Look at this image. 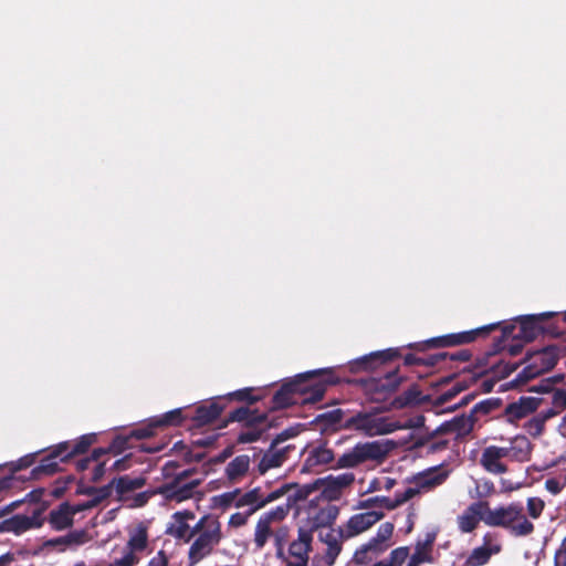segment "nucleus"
<instances>
[{
	"label": "nucleus",
	"mask_w": 566,
	"mask_h": 566,
	"mask_svg": "<svg viewBox=\"0 0 566 566\" xmlns=\"http://www.w3.org/2000/svg\"><path fill=\"white\" fill-rule=\"evenodd\" d=\"M287 384L294 385L291 390L298 403L308 405L321 401L327 386L338 384V377L332 368H321L298 374Z\"/></svg>",
	"instance_id": "f257e3e1"
},
{
	"label": "nucleus",
	"mask_w": 566,
	"mask_h": 566,
	"mask_svg": "<svg viewBox=\"0 0 566 566\" xmlns=\"http://www.w3.org/2000/svg\"><path fill=\"white\" fill-rule=\"evenodd\" d=\"M483 522L488 526L506 530L513 537L530 536L535 530V525L526 517L524 506L520 502L495 509L489 506Z\"/></svg>",
	"instance_id": "f03ea898"
},
{
	"label": "nucleus",
	"mask_w": 566,
	"mask_h": 566,
	"mask_svg": "<svg viewBox=\"0 0 566 566\" xmlns=\"http://www.w3.org/2000/svg\"><path fill=\"white\" fill-rule=\"evenodd\" d=\"M483 522L488 526L506 530L513 537L530 536L535 530V525L526 517L524 506L520 502L495 509L489 506Z\"/></svg>",
	"instance_id": "7ed1b4c3"
},
{
	"label": "nucleus",
	"mask_w": 566,
	"mask_h": 566,
	"mask_svg": "<svg viewBox=\"0 0 566 566\" xmlns=\"http://www.w3.org/2000/svg\"><path fill=\"white\" fill-rule=\"evenodd\" d=\"M197 537L188 551V565L195 566L208 556L222 541L221 523L217 516L203 515L195 525Z\"/></svg>",
	"instance_id": "20e7f679"
},
{
	"label": "nucleus",
	"mask_w": 566,
	"mask_h": 566,
	"mask_svg": "<svg viewBox=\"0 0 566 566\" xmlns=\"http://www.w3.org/2000/svg\"><path fill=\"white\" fill-rule=\"evenodd\" d=\"M394 447L391 440L358 442L340 454L331 469H354L367 462H382Z\"/></svg>",
	"instance_id": "39448f33"
},
{
	"label": "nucleus",
	"mask_w": 566,
	"mask_h": 566,
	"mask_svg": "<svg viewBox=\"0 0 566 566\" xmlns=\"http://www.w3.org/2000/svg\"><path fill=\"white\" fill-rule=\"evenodd\" d=\"M560 355L562 350L557 345H548L538 350L527 353L526 357L523 359V363H527V365L516 376L514 382L525 384L552 370L559 360Z\"/></svg>",
	"instance_id": "423d86ee"
},
{
	"label": "nucleus",
	"mask_w": 566,
	"mask_h": 566,
	"mask_svg": "<svg viewBox=\"0 0 566 566\" xmlns=\"http://www.w3.org/2000/svg\"><path fill=\"white\" fill-rule=\"evenodd\" d=\"M499 327L500 323H492L467 332L452 333L433 337L424 342L411 343L406 347L418 352H427L430 348H444L470 344L479 337H486L492 331H495Z\"/></svg>",
	"instance_id": "0eeeda50"
},
{
	"label": "nucleus",
	"mask_w": 566,
	"mask_h": 566,
	"mask_svg": "<svg viewBox=\"0 0 566 566\" xmlns=\"http://www.w3.org/2000/svg\"><path fill=\"white\" fill-rule=\"evenodd\" d=\"M342 428L360 431L368 437H375L395 432L401 426L397 421H390L387 417H377L374 413L360 411L345 419Z\"/></svg>",
	"instance_id": "6e6552de"
},
{
	"label": "nucleus",
	"mask_w": 566,
	"mask_h": 566,
	"mask_svg": "<svg viewBox=\"0 0 566 566\" xmlns=\"http://www.w3.org/2000/svg\"><path fill=\"white\" fill-rule=\"evenodd\" d=\"M355 382L361 386L371 401L381 402L398 389L401 377L398 375V369H395L386 373L382 377L359 378Z\"/></svg>",
	"instance_id": "1a4fd4ad"
},
{
	"label": "nucleus",
	"mask_w": 566,
	"mask_h": 566,
	"mask_svg": "<svg viewBox=\"0 0 566 566\" xmlns=\"http://www.w3.org/2000/svg\"><path fill=\"white\" fill-rule=\"evenodd\" d=\"M290 513L289 504H281L268 512H264L258 520L253 543L255 549H262L270 537H273L275 525L281 524Z\"/></svg>",
	"instance_id": "9d476101"
},
{
	"label": "nucleus",
	"mask_w": 566,
	"mask_h": 566,
	"mask_svg": "<svg viewBox=\"0 0 566 566\" xmlns=\"http://www.w3.org/2000/svg\"><path fill=\"white\" fill-rule=\"evenodd\" d=\"M46 505L43 503L35 509L30 516L23 514H15L7 520L0 522L1 533H14L20 535L32 528H40L44 524L45 518L42 516Z\"/></svg>",
	"instance_id": "9b49d317"
},
{
	"label": "nucleus",
	"mask_w": 566,
	"mask_h": 566,
	"mask_svg": "<svg viewBox=\"0 0 566 566\" xmlns=\"http://www.w3.org/2000/svg\"><path fill=\"white\" fill-rule=\"evenodd\" d=\"M293 486H295V484L285 483L282 486H280L279 489L270 492L268 495H263L261 493V488L258 486V488H254V489L245 492L244 494H242L238 499L235 505L238 507L251 506V509L249 510V514H253L254 512L264 507L269 503H272V502L281 499L282 496H284L285 494H287L292 490Z\"/></svg>",
	"instance_id": "f8f14e48"
},
{
	"label": "nucleus",
	"mask_w": 566,
	"mask_h": 566,
	"mask_svg": "<svg viewBox=\"0 0 566 566\" xmlns=\"http://www.w3.org/2000/svg\"><path fill=\"white\" fill-rule=\"evenodd\" d=\"M557 312H544L539 314L522 315L516 318L520 332L514 336L516 340L533 342L543 333V323L555 317Z\"/></svg>",
	"instance_id": "ddd939ff"
},
{
	"label": "nucleus",
	"mask_w": 566,
	"mask_h": 566,
	"mask_svg": "<svg viewBox=\"0 0 566 566\" xmlns=\"http://www.w3.org/2000/svg\"><path fill=\"white\" fill-rule=\"evenodd\" d=\"M543 402V398L521 396L516 401L505 406L502 418L511 424H516L517 421L534 413Z\"/></svg>",
	"instance_id": "4468645a"
},
{
	"label": "nucleus",
	"mask_w": 566,
	"mask_h": 566,
	"mask_svg": "<svg viewBox=\"0 0 566 566\" xmlns=\"http://www.w3.org/2000/svg\"><path fill=\"white\" fill-rule=\"evenodd\" d=\"M399 357H401L399 348L378 350L350 361L348 369L350 373L371 371Z\"/></svg>",
	"instance_id": "2eb2a0df"
},
{
	"label": "nucleus",
	"mask_w": 566,
	"mask_h": 566,
	"mask_svg": "<svg viewBox=\"0 0 566 566\" xmlns=\"http://www.w3.org/2000/svg\"><path fill=\"white\" fill-rule=\"evenodd\" d=\"M67 449L66 443H59L40 461V464L32 469L31 476L39 479L42 475H53L60 471V463L69 461L64 453Z\"/></svg>",
	"instance_id": "dca6fc26"
},
{
	"label": "nucleus",
	"mask_w": 566,
	"mask_h": 566,
	"mask_svg": "<svg viewBox=\"0 0 566 566\" xmlns=\"http://www.w3.org/2000/svg\"><path fill=\"white\" fill-rule=\"evenodd\" d=\"M200 483V479L191 480L187 483L170 481L158 486L154 493L163 495L167 501L179 503L191 499L195 494L196 488H198Z\"/></svg>",
	"instance_id": "f3484780"
},
{
	"label": "nucleus",
	"mask_w": 566,
	"mask_h": 566,
	"mask_svg": "<svg viewBox=\"0 0 566 566\" xmlns=\"http://www.w3.org/2000/svg\"><path fill=\"white\" fill-rule=\"evenodd\" d=\"M295 449V446L287 444L284 447H270L263 452L258 465L256 472L264 475L272 469L281 468L290 458V453Z\"/></svg>",
	"instance_id": "a211bd4d"
},
{
	"label": "nucleus",
	"mask_w": 566,
	"mask_h": 566,
	"mask_svg": "<svg viewBox=\"0 0 566 566\" xmlns=\"http://www.w3.org/2000/svg\"><path fill=\"white\" fill-rule=\"evenodd\" d=\"M195 517V513L189 510L174 513V522L167 527L166 533L176 539L184 541L185 543L190 542L196 536V532L195 526L190 527L188 521H191Z\"/></svg>",
	"instance_id": "6ab92c4d"
},
{
	"label": "nucleus",
	"mask_w": 566,
	"mask_h": 566,
	"mask_svg": "<svg viewBox=\"0 0 566 566\" xmlns=\"http://www.w3.org/2000/svg\"><path fill=\"white\" fill-rule=\"evenodd\" d=\"M510 457V450L503 447L489 446L481 454L480 463L485 471L492 474H503L507 472V465L501 460Z\"/></svg>",
	"instance_id": "aec40b11"
},
{
	"label": "nucleus",
	"mask_w": 566,
	"mask_h": 566,
	"mask_svg": "<svg viewBox=\"0 0 566 566\" xmlns=\"http://www.w3.org/2000/svg\"><path fill=\"white\" fill-rule=\"evenodd\" d=\"M489 509V502L486 501H478L468 506V509L458 516V526L462 533H471L473 532L480 521H483V517L486 516V511Z\"/></svg>",
	"instance_id": "412c9836"
},
{
	"label": "nucleus",
	"mask_w": 566,
	"mask_h": 566,
	"mask_svg": "<svg viewBox=\"0 0 566 566\" xmlns=\"http://www.w3.org/2000/svg\"><path fill=\"white\" fill-rule=\"evenodd\" d=\"M226 408V398L216 397L208 403L197 407L192 420L198 427L210 424L219 418Z\"/></svg>",
	"instance_id": "4be33fe9"
},
{
	"label": "nucleus",
	"mask_w": 566,
	"mask_h": 566,
	"mask_svg": "<svg viewBox=\"0 0 566 566\" xmlns=\"http://www.w3.org/2000/svg\"><path fill=\"white\" fill-rule=\"evenodd\" d=\"M384 517L382 512L368 511L353 515L345 527V538L354 537L380 521Z\"/></svg>",
	"instance_id": "5701e85b"
},
{
	"label": "nucleus",
	"mask_w": 566,
	"mask_h": 566,
	"mask_svg": "<svg viewBox=\"0 0 566 566\" xmlns=\"http://www.w3.org/2000/svg\"><path fill=\"white\" fill-rule=\"evenodd\" d=\"M268 420L265 412H259L258 409H251L250 407H239L230 411L227 419L224 420L223 427L230 422L242 423L244 428L259 427Z\"/></svg>",
	"instance_id": "b1692460"
},
{
	"label": "nucleus",
	"mask_w": 566,
	"mask_h": 566,
	"mask_svg": "<svg viewBox=\"0 0 566 566\" xmlns=\"http://www.w3.org/2000/svg\"><path fill=\"white\" fill-rule=\"evenodd\" d=\"M476 421L478 418L473 417L471 412L457 416L452 420L441 423L436 429V433H455L457 438H463L472 432Z\"/></svg>",
	"instance_id": "393cba45"
},
{
	"label": "nucleus",
	"mask_w": 566,
	"mask_h": 566,
	"mask_svg": "<svg viewBox=\"0 0 566 566\" xmlns=\"http://www.w3.org/2000/svg\"><path fill=\"white\" fill-rule=\"evenodd\" d=\"M80 507H73L70 503L63 502L49 513L48 522L54 531H63L73 525L74 515Z\"/></svg>",
	"instance_id": "a878e982"
},
{
	"label": "nucleus",
	"mask_w": 566,
	"mask_h": 566,
	"mask_svg": "<svg viewBox=\"0 0 566 566\" xmlns=\"http://www.w3.org/2000/svg\"><path fill=\"white\" fill-rule=\"evenodd\" d=\"M390 546L391 544H382L371 537L367 543L355 551L353 563L355 565H368L375 558L384 554Z\"/></svg>",
	"instance_id": "bb28decb"
},
{
	"label": "nucleus",
	"mask_w": 566,
	"mask_h": 566,
	"mask_svg": "<svg viewBox=\"0 0 566 566\" xmlns=\"http://www.w3.org/2000/svg\"><path fill=\"white\" fill-rule=\"evenodd\" d=\"M321 541L327 545L324 562L327 566H333L342 552V541L345 538V531L339 530L337 533L331 528L325 534H319Z\"/></svg>",
	"instance_id": "cd10ccee"
},
{
	"label": "nucleus",
	"mask_w": 566,
	"mask_h": 566,
	"mask_svg": "<svg viewBox=\"0 0 566 566\" xmlns=\"http://www.w3.org/2000/svg\"><path fill=\"white\" fill-rule=\"evenodd\" d=\"M355 481L354 473H342L337 476L329 475L326 479H318L321 485L324 486L323 493H326L329 499H337L340 492L352 485Z\"/></svg>",
	"instance_id": "c85d7f7f"
},
{
	"label": "nucleus",
	"mask_w": 566,
	"mask_h": 566,
	"mask_svg": "<svg viewBox=\"0 0 566 566\" xmlns=\"http://www.w3.org/2000/svg\"><path fill=\"white\" fill-rule=\"evenodd\" d=\"M336 459L333 450L327 448L326 444L315 447L308 451L304 461V470L311 471L319 465H329L331 468Z\"/></svg>",
	"instance_id": "c756f323"
},
{
	"label": "nucleus",
	"mask_w": 566,
	"mask_h": 566,
	"mask_svg": "<svg viewBox=\"0 0 566 566\" xmlns=\"http://www.w3.org/2000/svg\"><path fill=\"white\" fill-rule=\"evenodd\" d=\"M312 542L313 531L300 527L297 532V539L290 544V555L296 559H310L308 554L312 551Z\"/></svg>",
	"instance_id": "7c9ffc66"
},
{
	"label": "nucleus",
	"mask_w": 566,
	"mask_h": 566,
	"mask_svg": "<svg viewBox=\"0 0 566 566\" xmlns=\"http://www.w3.org/2000/svg\"><path fill=\"white\" fill-rule=\"evenodd\" d=\"M412 353H408L403 356V364L406 366H428V367H434L441 361L446 360L448 353L442 352L438 354H430V355H419L424 354L426 352H418L416 349H412Z\"/></svg>",
	"instance_id": "2f4dec72"
},
{
	"label": "nucleus",
	"mask_w": 566,
	"mask_h": 566,
	"mask_svg": "<svg viewBox=\"0 0 566 566\" xmlns=\"http://www.w3.org/2000/svg\"><path fill=\"white\" fill-rule=\"evenodd\" d=\"M436 539V534L428 533L423 542H417L415 553L411 555L407 566H419L424 562H432L431 549Z\"/></svg>",
	"instance_id": "473e14b6"
},
{
	"label": "nucleus",
	"mask_w": 566,
	"mask_h": 566,
	"mask_svg": "<svg viewBox=\"0 0 566 566\" xmlns=\"http://www.w3.org/2000/svg\"><path fill=\"white\" fill-rule=\"evenodd\" d=\"M148 546V533L147 527L143 524L138 525L137 528L130 533L128 542L124 548V552L138 555L144 552Z\"/></svg>",
	"instance_id": "72a5a7b5"
},
{
	"label": "nucleus",
	"mask_w": 566,
	"mask_h": 566,
	"mask_svg": "<svg viewBox=\"0 0 566 566\" xmlns=\"http://www.w3.org/2000/svg\"><path fill=\"white\" fill-rule=\"evenodd\" d=\"M250 468V458L241 454L231 460L226 468V475L231 482L239 481L247 474Z\"/></svg>",
	"instance_id": "f704fd0d"
},
{
	"label": "nucleus",
	"mask_w": 566,
	"mask_h": 566,
	"mask_svg": "<svg viewBox=\"0 0 566 566\" xmlns=\"http://www.w3.org/2000/svg\"><path fill=\"white\" fill-rule=\"evenodd\" d=\"M293 386H294L293 384H287V381H285L276 390V392L273 395V398H272V403H273L272 409L273 410L285 409L292 405L298 403V398L294 397V395L291 390Z\"/></svg>",
	"instance_id": "c9c22d12"
},
{
	"label": "nucleus",
	"mask_w": 566,
	"mask_h": 566,
	"mask_svg": "<svg viewBox=\"0 0 566 566\" xmlns=\"http://www.w3.org/2000/svg\"><path fill=\"white\" fill-rule=\"evenodd\" d=\"M502 549V546L497 543L494 545L488 547V546H480L472 551L470 556L467 559L468 566H482L485 565L492 555L499 554Z\"/></svg>",
	"instance_id": "e433bc0d"
},
{
	"label": "nucleus",
	"mask_w": 566,
	"mask_h": 566,
	"mask_svg": "<svg viewBox=\"0 0 566 566\" xmlns=\"http://www.w3.org/2000/svg\"><path fill=\"white\" fill-rule=\"evenodd\" d=\"M112 484L119 496L128 494L135 490L142 489L146 484V479L143 476L130 478L129 475H122L114 478Z\"/></svg>",
	"instance_id": "4c0bfd02"
},
{
	"label": "nucleus",
	"mask_w": 566,
	"mask_h": 566,
	"mask_svg": "<svg viewBox=\"0 0 566 566\" xmlns=\"http://www.w3.org/2000/svg\"><path fill=\"white\" fill-rule=\"evenodd\" d=\"M506 450H510V458L517 461H527L531 455L532 446L530 440L524 437H516L513 440V444Z\"/></svg>",
	"instance_id": "58836bf2"
},
{
	"label": "nucleus",
	"mask_w": 566,
	"mask_h": 566,
	"mask_svg": "<svg viewBox=\"0 0 566 566\" xmlns=\"http://www.w3.org/2000/svg\"><path fill=\"white\" fill-rule=\"evenodd\" d=\"M555 417L553 411H542L525 422L524 428L534 438L542 436L547 420Z\"/></svg>",
	"instance_id": "ea45409f"
},
{
	"label": "nucleus",
	"mask_w": 566,
	"mask_h": 566,
	"mask_svg": "<svg viewBox=\"0 0 566 566\" xmlns=\"http://www.w3.org/2000/svg\"><path fill=\"white\" fill-rule=\"evenodd\" d=\"M96 439L97 437L95 433H88L81 436L80 439L74 443L64 441L63 443L67 444V449L64 453L67 455L69 460L77 454H83L96 441Z\"/></svg>",
	"instance_id": "a19ab883"
},
{
	"label": "nucleus",
	"mask_w": 566,
	"mask_h": 566,
	"mask_svg": "<svg viewBox=\"0 0 566 566\" xmlns=\"http://www.w3.org/2000/svg\"><path fill=\"white\" fill-rule=\"evenodd\" d=\"M344 411L339 408L325 411L315 417L316 424H323L324 429L335 428L343 424Z\"/></svg>",
	"instance_id": "79ce46f5"
},
{
	"label": "nucleus",
	"mask_w": 566,
	"mask_h": 566,
	"mask_svg": "<svg viewBox=\"0 0 566 566\" xmlns=\"http://www.w3.org/2000/svg\"><path fill=\"white\" fill-rule=\"evenodd\" d=\"M182 421V409L177 408L161 415L160 417L153 418V426H157L158 428L177 427L180 426Z\"/></svg>",
	"instance_id": "37998d69"
},
{
	"label": "nucleus",
	"mask_w": 566,
	"mask_h": 566,
	"mask_svg": "<svg viewBox=\"0 0 566 566\" xmlns=\"http://www.w3.org/2000/svg\"><path fill=\"white\" fill-rule=\"evenodd\" d=\"M420 390L417 386H411L409 389L403 391L401 395L394 398L391 407L395 409H403L410 405L417 403L420 399Z\"/></svg>",
	"instance_id": "c03bdc74"
},
{
	"label": "nucleus",
	"mask_w": 566,
	"mask_h": 566,
	"mask_svg": "<svg viewBox=\"0 0 566 566\" xmlns=\"http://www.w3.org/2000/svg\"><path fill=\"white\" fill-rule=\"evenodd\" d=\"M254 389L251 387L242 388L239 390H235L233 392H229L224 395L226 398V405H228L229 401L235 400L240 402H247L249 406L253 405L262 399L261 396L253 394Z\"/></svg>",
	"instance_id": "a18cd8bd"
},
{
	"label": "nucleus",
	"mask_w": 566,
	"mask_h": 566,
	"mask_svg": "<svg viewBox=\"0 0 566 566\" xmlns=\"http://www.w3.org/2000/svg\"><path fill=\"white\" fill-rule=\"evenodd\" d=\"M295 484V488H296V491L293 495H289L287 499H286V502L284 504H289L290 505V510L292 509V506L297 503V502H301V501H305L308 499V496L317 490V486L319 484L318 480L314 483H310V484H304V485H301L298 486L296 483ZM294 489V486L292 488Z\"/></svg>",
	"instance_id": "49530a36"
},
{
	"label": "nucleus",
	"mask_w": 566,
	"mask_h": 566,
	"mask_svg": "<svg viewBox=\"0 0 566 566\" xmlns=\"http://www.w3.org/2000/svg\"><path fill=\"white\" fill-rule=\"evenodd\" d=\"M448 478L447 472H430L419 476L418 486L424 490H431L441 485Z\"/></svg>",
	"instance_id": "de8ad7c7"
},
{
	"label": "nucleus",
	"mask_w": 566,
	"mask_h": 566,
	"mask_svg": "<svg viewBox=\"0 0 566 566\" xmlns=\"http://www.w3.org/2000/svg\"><path fill=\"white\" fill-rule=\"evenodd\" d=\"M501 405V398H488L474 405L470 412L473 415V417H476L479 413L489 415L493 410L499 409Z\"/></svg>",
	"instance_id": "09e8293b"
},
{
	"label": "nucleus",
	"mask_w": 566,
	"mask_h": 566,
	"mask_svg": "<svg viewBox=\"0 0 566 566\" xmlns=\"http://www.w3.org/2000/svg\"><path fill=\"white\" fill-rule=\"evenodd\" d=\"M566 409V390L555 388L552 394V407L546 411L555 412V417Z\"/></svg>",
	"instance_id": "8fccbe9b"
},
{
	"label": "nucleus",
	"mask_w": 566,
	"mask_h": 566,
	"mask_svg": "<svg viewBox=\"0 0 566 566\" xmlns=\"http://www.w3.org/2000/svg\"><path fill=\"white\" fill-rule=\"evenodd\" d=\"M438 433H436V430L427 436V437H420V438H417L415 441V447L417 448H420L424 444V441H434L431 443L430 446V450L436 452V451H440V450H444L447 447H448V440H441V439H436V436Z\"/></svg>",
	"instance_id": "3c124183"
},
{
	"label": "nucleus",
	"mask_w": 566,
	"mask_h": 566,
	"mask_svg": "<svg viewBox=\"0 0 566 566\" xmlns=\"http://www.w3.org/2000/svg\"><path fill=\"white\" fill-rule=\"evenodd\" d=\"M465 389V381H457L449 390L444 391L437 398V403L444 405Z\"/></svg>",
	"instance_id": "603ef678"
},
{
	"label": "nucleus",
	"mask_w": 566,
	"mask_h": 566,
	"mask_svg": "<svg viewBox=\"0 0 566 566\" xmlns=\"http://www.w3.org/2000/svg\"><path fill=\"white\" fill-rule=\"evenodd\" d=\"M130 441L132 440H130L129 434L116 436L108 447L109 452H113L114 454H119V453L124 452L126 449H129L133 447Z\"/></svg>",
	"instance_id": "864d4df0"
},
{
	"label": "nucleus",
	"mask_w": 566,
	"mask_h": 566,
	"mask_svg": "<svg viewBox=\"0 0 566 566\" xmlns=\"http://www.w3.org/2000/svg\"><path fill=\"white\" fill-rule=\"evenodd\" d=\"M157 426H153V418L149 420V422L146 426L136 428L129 432L130 440H143L147 439L149 437H153L155 434V429H157Z\"/></svg>",
	"instance_id": "5fc2aeb1"
},
{
	"label": "nucleus",
	"mask_w": 566,
	"mask_h": 566,
	"mask_svg": "<svg viewBox=\"0 0 566 566\" xmlns=\"http://www.w3.org/2000/svg\"><path fill=\"white\" fill-rule=\"evenodd\" d=\"M526 507L530 517L537 520L545 509V502L539 497H528Z\"/></svg>",
	"instance_id": "6e6d98bb"
},
{
	"label": "nucleus",
	"mask_w": 566,
	"mask_h": 566,
	"mask_svg": "<svg viewBox=\"0 0 566 566\" xmlns=\"http://www.w3.org/2000/svg\"><path fill=\"white\" fill-rule=\"evenodd\" d=\"M394 530L395 525L391 522H385L380 524L376 535L373 538L377 539L382 544H390L389 541L392 537Z\"/></svg>",
	"instance_id": "4d7b16f0"
},
{
	"label": "nucleus",
	"mask_w": 566,
	"mask_h": 566,
	"mask_svg": "<svg viewBox=\"0 0 566 566\" xmlns=\"http://www.w3.org/2000/svg\"><path fill=\"white\" fill-rule=\"evenodd\" d=\"M263 429L258 427L247 428L245 431L239 433L237 441L238 443H251L258 441L263 433Z\"/></svg>",
	"instance_id": "13d9d810"
},
{
	"label": "nucleus",
	"mask_w": 566,
	"mask_h": 566,
	"mask_svg": "<svg viewBox=\"0 0 566 566\" xmlns=\"http://www.w3.org/2000/svg\"><path fill=\"white\" fill-rule=\"evenodd\" d=\"M386 501H390V497H387V496L368 497L366 500L359 501L358 509L380 507V509L387 510Z\"/></svg>",
	"instance_id": "bf43d9fd"
},
{
	"label": "nucleus",
	"mask_w": 566,
	"mask_h": 566,
	"mask_svg": "<svg viewBox=\"0 0 566 566\" xmlns=\"http://www.w3.org/2000/svg\"><path fill=\"white\" fill-rule=\"evenodd\" d=\"M65 536L70 547L83 545L88 539L87 533L84 530L71 531Z\"/></svg>",
	"instance_id": "052dcab7"
},
{
	"label": "nucleus",
	"mask_w": 566,
	"mask_h": 566,
	"mask_svg": "<svg viewBox=\"0 0 566 566\" xmlns=\"http://www.w3.org/2000/svg\"><path fill=\"white\" fill-rule=\"evenodd\" d=\"M300 433V430L297 428L291 427L279 434L275 436V438L271 441L273 443V447H280L284 441L296 437Z\"/></svg>",
	"instance_id": "680f3d73"
},
{
	"label": "nucleus",
	"mask_w": 566,
	"mask_h": 566,
	"mask_svg": "<svg viewBox=\"0 0 566 566\" xmlns=\"http://www.w3.org/2000/svg\"><path fill=\"white\" fill-rule=\"evenodd\" d=\"M528 392H535V394H553L555 390V387L551 385V380L547 378L542 379L537 385L530 386L526 389Z\"/></svg>",
	"instance_id": "e2e57ef3"
},
{
	"label": "nucleus",
	"mask_w": 566,
	"mask_h": 566,
	"mask_svg": "<svg viewBox=\"0 0 566 566\" xmlns=\"http://www.w3.org/2000/svg\"><path fill=\"white\" fill-rule=\"evenodd\" d=\"M290 535V528L286 525L275 527L273 538L275 546H284Z\"/></svg>",
	"instance_id": "0e129e2a"
},
{
	"label": "nucleus",
	"mask_w": 566,
	"mask_h": 566,
	"mask_svg": "<svg viewBox=\"0 0 566 566\" xmlns=\"http://www.w3.org/2000/svg\"><path fill=\"white\" fill-rule=\"evenodd\" d=\"M542 334H546V335H549L552 337H560L564 335V332L558 327V325L554 322H549L546 321L545 323H543V333Z\"/></svg>",
	"instance_id": "69168bd1"
},
{
	"label": "nucleus",
	"mask_w": 566,
	"mask_h": 566,
	"mask_svg": "<svg viewBox=\"0 0 566 566\" xmlns=\"http://www.w3.org/2000/svg\"><path fill=\"white\" fill-rule=\"evenodd\" d=\"M169 559L165 551L160 549L150 560L147 566H168Z\"/></svg>",
	"instance_id": "338daca9"
},
{
	"label": "nucleus",
	"mask_w": 566,
	"mask_h": 566,
	"mask_svg": "<svg viewBox=\"0 0 566 566\" xmlns=\"http://www.w3.org/2000/svg\"><path fill=\"white\" fill-rule=\"evenodd\" d=\"M555 566H566V538L563 541L560 549L555 555Z\"/></svg>",
	"instance_id": "774afa93"
}]
</instances>
